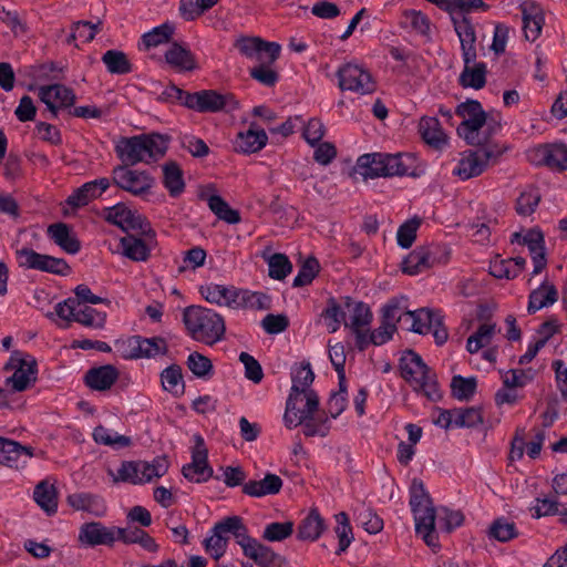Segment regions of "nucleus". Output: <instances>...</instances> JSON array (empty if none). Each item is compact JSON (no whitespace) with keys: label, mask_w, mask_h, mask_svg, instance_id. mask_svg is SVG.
Here are the masks:
<instances>
[{"label":"nucleus","mask_w":567,"mask_h":567,"mask_svg":"<svg viewBox=\"0 0 567 567\" xmlns=\"http://www.w3.org/2000/svg\"><path fill=\"white\" fill-rule=\"evenodd\" d=\"M199 292L204 299L210 303L231 308V299L236 297L237 288L235 286L226 287L217 284H208L200 286Z\"/></svg>","instance_id":"33"},{"label":"nucleus","mask_w":567,"mask_h":567,"mask_svg":"<svg viewBox=\"0 0 567 567\" xmlns=\"http://www.w3.org/2000/svg\"><path fill=\"white\" fill-rule=\"evenodd\" d=\"M488 9L489 4L485 3L483 0H455L454 14L452 16L454 31L456 32L455 22H461V20H467L470 24L474 27L468 13L477 11L485 12Z\"/></svg>","instance_id":"44"},{"label":"nucleus","mask_w":567,"mask_h":567,"mask_svg":"<svg viewBox=\"0 0 567 567\" xmlns=\"http://www.w3.org/2000/svg\"><path fill=\"white\" fill-rule=\"evenodd\" d=\"M455 114L463 118L457 134L467 145H480V131L486 124V112L477 100L467 99L456 106Z\"/></svg>","instance_id":"5"},{"label":"nucleus","mask_w":567,"mask_h":567,"mask_svg":"<svg viewBox=\"0 0 567 567\" xmlns=\"http://www.w3.org/2000/svg\"><path fill=\"white\" fill-rule=\"evenodd\" d=\"M413 383L416 384L415 391L422 393L432 402H437L443 398L436 373L430 367H427L426 373L422 371Z\"/></svg>","instance_id":"37"},{"label":"nucleus","mask_w":567,"mask_h":567,"mask_svg":"<svg viewBox=\"0 0 567 567\" xmlns=\"http://www.w3.org/2000/svg\"><path fill=\"white\" fill-rule=\"evenodd\" d=\"M455 24L464 62L458 83L462 87L481 90L486 85L487 65L484 62L474 63L477 58L475 28L467 20H461Z\"/></svg>","instance_id":"3"},{"label":"nucleus","mask_w":567,"mask_h":567,"mask_svg":"<svg viewBox=\"0 0 567 567\" xmlns=\"http://www.w3.org/2000/svg\"><path fill=\"white\" fill-rule=\"evenodd\" d=\"M404 319L411 321L410 330L419 334H427L432 330V323H440V310L421 308L415 311H405Z\"/></svg>","instance_id":"29"},{"label":"nucleus","mask_w":567,"mask_h":567,"mask_svg":"<svg viewBox=\"0 0 567 567\" xmlns=\"http://www.w3.org/2000/svg\"><path fill=\"white\" fill-rule=\"evenodd\" d=\"M529 161L536 166H546L553 171H567V145L564 143L543 144L528 154Z\"/></svg>","instance_id":"15"},{"label":"nucleus","mask_w":567,"mask_h":567,"mask_svg":"<svg viewBox=\"0 0 567 567\" xmlns=\"http://www.w3.org/2000/svg\"><path fill=\"white\" fill-rule=\"evenodd\" d=\"M419 133L422 140L436 150L447 144V137L444 134L440 121L436 117L423 116L419 123Z\"/></svg>","instance_id":"31"},{"label":"nucleus","mask_w":567,"mask_h":567,"mask_svg":"<svg viewBox=\"0 0 567 567\" xmlns=\"http://www.w3.org/2000/svg\"><path fill=\"white\" fill-rule=\"evenodd\" d=\"M140 352L141 358H155L159 354L168 352V344L163 337L146 338L140 336Z\"/></svg>","instance_id":"58"},{"label":"nucleus","mask_w":567,"mask_h":567,"mask_svg":"<svg viewBox=\"0 0 567 567\" xmlns=\"http://www.w3.org/2000/svg\"><path fill=\"white\" fill-rule=\"evenodd\" d=\"M186 107L198 113L230 112L239 109V102L231 93L216 90H200L187 96Z\"/></svg>","instance_id":"7"},{"label":"nucleus","mask_w":567,"mask_h":567,"mask_svg":"<svg viewBox=\"0 0 567 567\" xmlns=\"http://www.w3.org/2000/svg\"><path fill=\"white\" fill-rule=\"evenodd\" d=\"M421 218L415 216L411 219H408L399 227L396 233V241L401 248L409 249L412 247L416 239V233L421 226Z\"/></svg>","instance_id":"57"},{"label":"nucleus","mask_w":567,"mask_h":567,"mask_svg":"<svg viewBox=\"0 0 567 567\" xmlns=\"http://www.w3.org/2000/svg\"><path fill=\"white\" fill-rule=\"evenodd\" d=\"M102 62L111 74L124 75L133 71V64L123 51L111 49L103 53Z\"/></svg>","instance_id":"41"},{"label":"nucleus","mask_w":567,"mask_h":567,"mask_svg":"<svg viewBox=\"0 0 567 567\" xmlns=\"http://www.w3.org/2000/svg\"><path fill=\"white\" fill-rule=\"evenodd\" d=\"M337 527L334 528L336 535L339 539L337 555L344 553L353 540L352 527L347 513L341 512L336 515Z\"/></svg>","instance_id":"52"},{"label":"nucleus","mask_w":567,"mask_h":567,"mask_svg":"<svg viewBox=\"0 0 567 567\" xmlns=\"http://www.w3.org/2000/svg\"><path fill=\"white\" fill-rule=\"evenodd\" d=\"M157 246L156 231L153 235L128 234L120 239L122 255L135 262H145L151 258L152 250Z\"/></svg>","instance_id":"16"},{"label":"nucleus","mask_w":567,"mask_h":567,"mask_svg":"<svg viewBox=\"0 0 567 567\" xmlns=\"http://www.w3.org/2000/svg\"><path fill=\"white\" fill-rule=\"evenodd\" d=\"M272 64L274 63L268 62V59L261 60L258 65L249 70V75L260 84L267 87H274L278 83L280 75L276 70L270 68Z\"/></svg>","instance_id":"54"},{"label":"nucleus","mask_w":567,"mask_h":567,"mask_svg":"<svg viewBox=\"0 0 567 567\" xmlns=\"http://www.w3.org/2000/svg\"><path fill=\"white\" fill-rule=\"evenodd\" d=\"M174 31L175 28L172 23H162L161 25L153 28L151 31L142 35L138 48L150 50L151 48L167 43L171 41Z\"/></svg>","instance_id":"39"},{"label":"nucleus","mask_w":567,"mask_h":567,"mask_svg":"<svg viewBox=\"0 0 567 567\" xmlns=\"http://www.w3.org/2000/svg\"><path fill=\"white\" fill-rule=\"evenodd\" d=\"M163 185L173 198L179 197L185 190L184 172L175 161H168L162 165Z\"/></svg>","instance_id":"28"},{"label":"nucleus","mask_w":567,"mask_h":567,"mask_svg":"<svg viewBox=\"0 0 567 567\" xmlns=\"http://www.w3.org/2000/svg\"><path fill=\"white\" fill-rule=\"evenodd\" d=\"M6 370H13V374L6 380L7 385H11L13 392H23L37 381L38 362L29 353L19 350L12 351Z\"/></svg>","instance_id":"6"},{"label":"nucleus","mask_w":567,"mask_h":567,"mask_svg":"<svg viewBox=\"0 0 567 567\" xmlns=\"http://www.w3.org/2000/svg\"><path fill=\"white\" fill-rule=\"evenodd\" d=\"M522 245H526L534 264L533 275L540 274L547 266L545 236L543 230L535 226L529 228L522 239Z\"/></svg>","instance_id":"19"},{"label":"nucleus","mask_w":567,"mask_h":567,"mask_svg":"<svg viewBox=\"0 0 567 567\" xmlns=\"http://www.w3.org/2000/svg\"><path fill=\"white\" fill-rule=\"evenodd\" d=\"M39 97H49L50 100L58 101L60 107H69L74 105L76 96L72 89L63 84H51L41 86L39 90Z\"/></svg>","instance_id":"43"},{"label":"nucleus","mask_w":567,"mask_h":567,"mask_svg":"<svg viewBox=\"0 0 567 567\" xmlns=\"http://www.w3.org/2000/svg\"><path fill=\"white\" fill-rule=\"evenodd\" d=\"M320 271V264L313 256L308 257L300 266L297 276L292 281V287H306L310 285Z\"/></svg>","instance_id":"56"},{"label":"nucleus","mask_w":567,"mask_h":567,"mask_svg":"<svg viewBox=\"0 0 567 567\" xmlns=\"http://www.w3.org/2000/svg\"><path fill=\"white\" fill-rule=\"evenodd\" d=\"M321 317L327 321V328L330 333L337 332L342 322L346 327L349 326L346 321V311L333 297L328 298L327 306L322 310Z\"/></svg>","instance_id":"46"},{"label":"nucleus","mask_w":567,"mask_h":567,"mask_svg":"<svg viewBox=\"0 0 567 567\" xmlns=\"http://www.w3.org/2000/svg\"><path fill=\"white\" fill-rule=\"evenodd\" d=\"M165 61L179 72H188L197 69L193 52L178 42H173L165 52Z\"/></svg>","instance_id":"26"},{"label":"nucleus","mask_w":567,"mask_h":567,"mask_svg":"<svg viewBox=\"0 0 567 567\" xmlns=\"http://www.w3.org/2000/svg\"><path fill=\"white\" fill-rule=\"evenodd\" d=\"M161 382L164 390L175 398H181L185 393L183 370L176 363L168 365L161 372Z\"/></svg>","instance_id":"36"},{"label":"nucleus","mask_w":567,"mask_h":567,"mask_svg":"<svg viewBox=\"0 0 567 567\" xmlns=\"http://www.w3.org/2000/svg\"><path fill=\"white\" fill-rule=\"evenodd\" d=\"M207 205L220 220L231 225L238 224L241 220L239 210L231 208L220 195H210L207 198Z\"/></svg>","instance_id":"42"},{"label":"nucleus","mask_w":567,"mask_h":567,"mask_svg":"<svg viewBox=\"0 0 567 567\" xmlns=\"http://www.w3.org/2000/svg\"><path fill=\"white\" fill-rule=\"evenodd\" d=\"M558 300V291L553 284L544 281L538 288L530 291L528 296L527 312L536 313L538 310L554 305Z\"/></svg>","instance_id":"30"},{"label":"nucleus","mask_w":567,"mask_h":567,"mask_svg":"<svg viewBox=\"0 0 567 567\" xmlns=\"http://www.w3.org/2000/svg\"><path fill=\"white\" fill-rule=\"evenodd\" d=\"M124 229L122 231L128 234L138 235H153L155 229L152 227L151 221L144 216L138 214L136 210H132L130 216L124 220Z\"/></svg>","instance_id":"55"},{"label":"nucleus","mask_w":567,"mask_h":567,"mask_svg":"<svg viewBox=\"0 0 567 567\" xmlns=\"http://www.w3.org/2000/svg\"><path fill=\"white\" fill-rule=\"evenodd\" d=\"M79 540L90 547L99 545L112 547L114 545L112 527H106L101 522L84 523L80 527Z\"/></svg>","instance_id":"22"},{"label":"nucleus","mask_w":567,"mask_h":567,"mask_svg":"<svg viewBox=\"0 0 567 567\" xmlns=\"http://www.w3.org/2000/svg\"><path fill=\"white\" fill-rule=\"evenodd\" d=\"M427 367L422 357L411 349L405 350L399 360L400 375L409 383H413L422 371L426 373Z\"/></svg>","instance_id":"32"},{"label":"nucleus","mask_w":567,"mask_h":567,"mask_svg":"<svg viewBox=\"0 0 567 567\" xmlns=\"http://www.w3.org/2000/svg\"><path fill=\"white\" fill-rule=\"evenodd\" d=\"M268 143L266 131L251 122L246 132H239L236 136L234 148L237 153L252 154L261 151Z\"/></svg>","instance_id":"18"},{"label":"nucleus","mask_w":567,"mask_h":567,"mask_svg":"<svg viewBox=\"0 0 567 567\" xmlns=\"http://www.w3.org/2000/svg\"><path fill=\"white\" fill-rule=\"evenodd\" d=\"M118 379V370L112 364L89 369L83 378L84 384L94 391H106Z\"/></svg>","instance_id":"23"},{"label":"nucleus","mask_w":567,"mask_h":567,"mask_svg":"<svg viewBox=\"0 0 567 567\" xmlns=\"http://www.w3.org/2000/svg\"><path fill=\"white\" fill-rule=\"evenodd\" d=\"M35 503L49 515L52 516L58 512V489L54 485L47 481L35 485L33 491Z\"/></svg>","instance_id":"35"},{"label":"nucleus","mask_w":567,"mask_h":567,"mask_svg":"<svg viewBox=\"0 0 567 567\" xmlns=\"http://www.w3.org/2000/svg\"><path fill=\"white\" fill-rule=\"evenodd\" d=\"M290 377L292 385L286 401V419H288L289 423H292L290 413L295 410V405L298 404L300 396L303 395L306 402H308L310 393L317 392L310 388L315 380V373L309 362L295 364L291 368Z\"/></svg>","instance_id":"10"},{"label":"nucleus","mask_w":567,"mask_h":567,"mask_svg":"<svg viewBox=\"0 0 567 567\" xmlns=\"http://www.w3.org/2000/svg\"><path fill=\"white\" fill-rule=\"evenodd\" d=\"M74 321L81 323L84 327L91 328H103L106 321V313L101 312L90 306H84V308L79 309L76 311V317Z\"/></svg>","instance_id":"64"},{"label":"nucleus","mask_w":567,"mask_h":567,"mask_svg":"<svg viewBox=\"0 0 567 567\" xmlns=\"http://www.w3.org/2000/svg\"><path fill=\"white\" fill-rule=\"evenodd\" d=\"M142 142L144 144V152L146 159L157 161L163 157L167 150L169 143V136L163 135L159 133H150V134H141Z\"/></svg>","instance_id":"40"},{"label":"nucleus","mask_w":567,"mask_h":567,"mask_svg":"<svg viewBox=\"0 0 567 567\" xmlns=\"http://www.w3.org/2000/svg\"><path fill=\"white\" fill-rule=\"evenodd\" d=\"M66 503L74 511L86 512L95 517H103L107 511L105 499L101 495L89 492L68 495Z\"/></svg>","instance_id":"20"},{"label":"nucleus","mask_w":567,"mask_h":567,"mask_svg":"<svg viewBox=\"0 0 567 567\" xmlns=\"http://www.w3.org/2000/svg\"><path fill=\"white\" fill-rule=\"evenodd\" d=\"M542 195L536 186H528L516 199L515 209L519 216H530L538 207Z\"/></svg>","instance_id":"47"},{"label":"nucleus","mask_w":567,"mask_h":567,"mask_svg":"<svg viewBox=\"0 0 567 567\" xmlns=\"http://www.w3.org/2000/svg\"><path fill=\"white\" fill-rule=\"evenodd\" d=\"M292 270V264L285 254L276 252L268 261V275L275 280H284Z\"/></svg>","instance_id":"62"},{"label":"nucleus","mask_w":567,"mask_h":567,"mask_svg":"<svg viewBox=\"0 0 567 567\" xmlns=\"http://www.w3.org/2000/svg\"><path fill=\"white\" fill-rule=\"evenodd\" d=\"M183 322L194 340L207 346L217 343L225 336L224 318L215 310L206 307H186L183 311Z\"/></svg>","instance_id":"4"},{"label":"nucleus","mask_w":567,"mask_h":567,"mask_svg":"<svg viewBox=\"0 0 567 567\" xmlns=\"http://www.w3.org/2000/svg\"><path fill=\"white\" fill-rule=\"evenodd\" d=\"M488 536L498 542L506 543L518 536L515 523L502 516L493 520L488 528Z\"/></svg>","instance_id":"50"},{"label":"nucleus","mask_w":567,"mask_h":567,"mask_svg":"<svg viewBox=\"0 0 567 567\" xmlns=\"http://www.w3.org/2000/svg\"><path fill=\"white\" fill-rule=\"evenodd\" d=\"M523 19V31L526 40L534 42L542 33L544 25V13L535 3H523L519 6Z\"/></svg>","instance_id":"24"},{"label":"nucleus","mask_w":567,"mask_h":567,"mask_svg":"<svg viewBox=\"0 0 567 567\" xmlns=\"http://www.w3.org/2000/svg\"><path fill=\"white\" fill-rule=\"evenodd\" d=\"M319 404L320 401L318 394L310 393L308 402H306L305 409L300 410L297 405H295V410L291 411L290 419L292 423H289L288 419H286V413L284 414V423L286 427L292 429L302 424V432L305 436H327V427H319L315 420V414L319 410Z\"/></svg>","instance_id":"11"},{"label":"nucleus","mask_w":567,"mask_h":567,"mask_svg":"<svg viewBox=\"0 0 567 567\" xmlns=\"http://www.w3.org/2000/svg\"><path fill=\"white\" fill-rule=\"evenodd\" d=\"M193 439L192 462L182 467V474L188 481L207 482L214 474V470L208 463V450L200 434H195Z\"/></svg>","instance_id":"14"},{"label":"nucleus","mask_w":567,"mask_h":567,"mask_svg":"<svg viewBox=\"0 0 567 567\" xmlns=\"http://www.w3.org/2000/svg\"><path fill=\"white\" fill-rule=\"evenodd\" d=\"M410 506L415 522V533L420 535L424 543L432 549H439V528L451 533L464 523V515L461 511H452L441 506L435 508L433 501L425 489L424 483L420 478H413L410 486Z\"/></svg>","instance_id":"1"},{"label":"nucleus","mask_w":567,"mask_h":567,"mask_svg":"<svg viewBox=\"0 0 567 567\" xmlns=\"http://www.w3.org/2000/svg\"><path fill=\"white\" fill-rule=\"evenodd\" d=\"M144 144L142 142L141 135H135L131 137H123L115 145V153L117 157L122 161V165L134 166L141 162L150 163L145 157Z\"/></svg>","instance_id":"21"},{"label":"nucleus","mask_w":567,"mask_h":567,"mask_svg":"<svg viewBox=\"0 0 567 567\" xmlns=\"http://www.w3.org/2000/svg\"><path fill=\"white\" fill-rule=\"evenodd\" d=\"M293 522H272L265 526L262 539L267 542H282L293 533Z\"/></svg>","instance_id":"59"},{"label":"nucleus","mask_w":567,"mask_h":567,"mask_svg":"<svg viewBox=\"0 0 567 567\" xmlns=\"http://www.w3.org/2000/svg\"><path fill=\"white\" fill-rule=\"evenodd\" d=\"M235 48L247 59L262 60V52H268V62L275 63L281 52V45L277 42H269L259 37H241L236 40Z\"/></svg>","instance_id":"17"},{"label":"nucleus","mask_w":567,"mask_h":567,"mask_svg":"<svg viewBox=\"0 0 567 567\" xmlns=\"http://www.w3.org/2000/svg\"><path fill=\"white\" fill-rule=\"evenodd\" d=\"M429 269L435 266H443L450 261L451 249L447 245L430 244L423 246Z\"/></svg>","instance_id":"61"},{"label":"nucleus","mask_w":567,"mask_h":567,"mask_svg":"<svg viewBox=\"0 0 567 567\" xmlns=\"http://www.w3.org/2000/svg\"><path fill=\"white\" fill-rule=\"evenodd\" d=\"M282 480L277 474L267 473L260 481H248L243 486V493L250 497H262L278 494L282 488Z\"/></svg>","instance_id":"27"},{"label":"nucleus","mask_w":567,"mask_h":567,"mask_svg":"<svg viewBox=\"0 0 567 567\" xmlns=\"http://www.w3.org/2000/svg\"><path fill=\"white\" fill-rule=\"evenodd\" d=\"M186 364L198 379L208 380L214 374V367L210 359L199 352H192L187 357Z\"/></svg>","instance_id":"51"},{"label":"nucleus","mask_w":567,"mask_h":567,"mask_svg":"<svg viewBox=\"0 0 567 567\" xmlns=\"http://www.w3.org/2000/svg\"><path fill=\"white\" fill-rule=\"evenodd\" d=\"M423 246L413 249L401 262V270L409 276H416L429 270Z\"/></svg>","instance_id":"49"},{"label":"nucleus","mask_w":567,"mask_h":567,"mask_svg":"<svg viewBox=\"0 0 567 567\" xmlns=\"http://www.w3.org/2000/svg\"><path fill=\"white\" fill-rule=\"evenodd\" d=\"M19 267L34 269L58 276L71 274V267L63 258L53 257L35 251L29 247H22L16 251Z\"/></svg>","instance_id":"9"},{"label":"nucleus","mask_w":567,"mask_h":567,"mask_svg":"<svg viewBox=\"0 0 567 567\" xmlns=\"http://www.w3.org/2000/svg\"><path fill=\"white\" fill-rule=\"evenodd\" d=\"M48 236L62 250L75 255L81 250V241L72 234L71 227L65 223H55L48 227Z\"/></svg>","instance_id":"25"},{"label":"nucleus","mask_w":567,"mask_h":567,"mask_svg":"<svg viewBox=\"0 0 567 567\" xmlns=\"http://www.w3.org/2000/svg\"><path fill=\"white\" fill-rule=\"evenodd\" d=\"M140 465L144 482H151L154 477H162L167 473L169 461L166 455H158L152 462H140Z\"/></svg>","instance_id":"60"},{"label":"nucleus","mask_w":567,"mask_h":567,"mask_svg":"<svg viewBox=\"0 0 567 567\" xmlns=\"http://www.w3.org/2000/svg\"><path fill=\"white\" fill-rule=\"evenodd\" d=\"M343 306L346 309L352 311L351 322L348 327L352 330L370 326L373 315L370 307L363 301H353L349 296L343 298Z\"/></svg>","instance_id":"38"},{"label":"nucleus","mask_w":567,"mask_h":567,"mask_svg":"<svg viewBox=\"0 0 567 567\" xmlns=\"http://www.w3.org/2000/svg\"><path fill=\"white\" fill-rule=\"evenodd\" d=\"M450 388L454 399L470 401L476 393L477 380L475 377L464 378L457 374L452 378Z\"/></svg>","instance_id":"45"},{"label":"nucleus","mask_w":567,"mask_h":567,"mask_svg":"<svg viewBox=\"0 0 567 567\" xmlns=\"http://www.w3.org/2000/svg\"><path fill=\"white\" fill-rule=\"evenodd\" d=\"M229 538L227 536L217 533L216 528H212V535L206 537L203 540V546L207 554L210 555L212 558L218 560L223 557L227 550Z\"/></svg>","instance_id":"63"},{"label":"nucleus","mask_w":567,"mask_h":567,"mask_svg":"<svg viewBox=\"0 0 567 567\" xmlns=\"http://www.w3.org/2000/svg\"><path fill=\"white\" fill-rule=\"evenodd\" d=\"M100 196L101 192L95 190L94 184L86 182L73 190V193L66 198L65 203L76 209L86 206L91 200L99 198Z\"/></svg>","instance_id":"53"},{"label":"nucleus","mask_w":567,"mask_h":567,"mask_svg":"<svg viewBox=\"0 0 567 567\" xmlns=\"http://www.w3.org/2000/svg\"><path fill=\"white\" fill-rule=\"evenodd\" d=\"M111 174L113 185L134 196L150 194L155 185V178L147 171L131 169L126 165L115 166Z\"/></svg>","instance_id":"8"},{"label":"nucleus","mask_w":567,"mask_h":567,"mask_svg":"<svg viewBox=\"0 0 567 567\" xmlns=\"http://www.w3.org/2000/svg\"><path fill=\"white\" fill-rule=\"evenodd\" d=\"M23 450L22 444L17 441L0 436V464L19 468L25 463L20 462L19 452Z\"/></svg>","instance_id":"48"},{"label":"nucleus","mask_w":567,"mask_h":567,"mask_svg":"<svg viewBox=\"0 0 567 567\" xmlns=\"http://www.w3.org/2000/svg\"><path fill=\"white\" fill-rule=\"evenodd\" d=\"M502 154L501 150L480 146L477 151L470 152L468 156L458 161L453 174L463 181L476 177L486 169L489 162L495 163Z\"/></svg>","instance_id":"12"},{"label":"nucleus","mask_w":567,"mask_h":567,"mask_svg":"<svg viewBox=\"0 0 567 567\" xmlns=\"http://www.w3.org/2000/svg\"><path fill=\"white\" fill-rule=\"evenodd\" d=\"M337 78L339 80V87L342 91L370 94L377 89L375 81L372 79L371 73L357 64H343L338 69Z\"/></svg>","instance_id":"13"},{"label":"nucleus","mask_w":567,"mask_h":567,"mask_svg":"<svg viewBox=\"0 0 567 567\" xmlns=\"http://www.w3.org/2000/svg\"><path fill=\"white\" fill-rule=\"evenodd\" d=\"M354 171L364 178L410 176L420 177L425 167L412 153H370L359 156Z\"/></svg>","instance_id":"2"},{"label":"nucleus","mask_w":567,"mask_h":567,"mask_svg":"<svg viewBox=\"0 0 567 567\" xmlns=\"http://www.w3.org/2000/svg\"><path fill=\"white\" fill-rule=\"evenodd\" d=\"M324 529V520L317 508H312L298 526L297 538L300 540H317Z\"/></svg>","instance_id":"34"}]
</instances>
